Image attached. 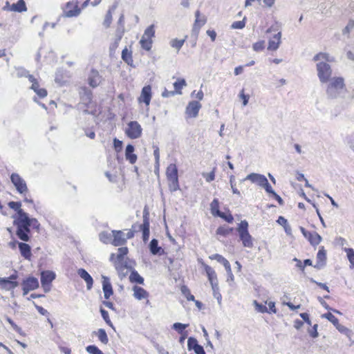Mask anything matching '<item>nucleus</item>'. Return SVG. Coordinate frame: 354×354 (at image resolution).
<instances>
[{"mask_svg": "<svg viewBox=\"0 0 354 354\" xmlns=\"http://www.w3.org/2000/svg\"><path fill=\"white\" fill-rule=\"evenodd\" d=\"M188 326H189V324H187L176 322L172 325L171 328H172V329L177 331L179 334H180V333L185 332V330L186 328L188 327Z\"/></svg>", "mask_w": 354, "mask_h": 354, "instance_id": "nucleus-40", "label": "nucleus"}, {"mask_svg": "<svg viewBox=\"0 0 354 354\" xmlns=\"http://www.w3.org/2000/svg\"><path fill=\"white\" fill-rule=\"evenodd\" d=\"M10 180L19 193L26 194L28 192V187L25 180L18 174H12Z\"/></svg>", "mask_w": 354, "mask_h": 354, "instance_id": "nucleus-8", "label": "nucleus"}, {"mask_svg": "<svg viewBox=\"0 0 354 354\" xmlns=\"http://www.w3.org/2000/svg\"><path fill=\"white\" fill-rule=\"evenodd\" d=\"M169 182L170 191L175 192L179 189L178 179L169 180Z\"/></svg>", "mask_w": 354, "mask_h": 354, "instance_id": "nucleus-53", "label": "nucleus"}, {"mask_svg": "<svg viewBox=\"0 0 354 354\" xmlns=\"http://www.w3.org/2000/svg\"><path fill=\"white\" fill-rule=\"evenodd\" d=\"M266 180H267V178L263 174L251 173L248 174L244 179L241 180L240 181L241 183H243L245 180H250L252 183H257L261 187L265 183Z\"/></svg>", "mask_w": 354, "mask_h": 354, "instance_id": "nucleus-12", "label": "nucleus"}, {"mask_svg": "<svg viewBox=\"0 0 354 354\" xmlns=\"http://www.w3.org/2000/svg\"><path fill=\"white\" fill-rule=\"evenodd\" d=\"M155 35V29H154V25L152 24L149 26L145 30L142 35L143 37L151 39L152 37H153Z\"/></svg>", "mask_w": 354, "mask_h": 354, "instance_id": "nucleus-42", "label": "nucleus"}, {"mask_svg": "<svg viewBox=\"0 0 354 354\" xmlns=\"http://www.w3.org/2000/svg\"><path fill=\"white\" fill-rule=\"evenodd\" d=\"M142 129L137 121H131L125 130L127 136L131 139H136L141 136Z\"/></svg>", "mask_w": 354, "mask_h": 354, "instance_id": "nucleus-6", "label": "nucleus"}, {"mask_svg": "<svg viewBox=\"0 0 354 354\" xmlns=\"http://www.w3.org/2000/svg\"><path fill=\"white\" fill-rule=\"evenodd\" d=\"M132 290L133 291V297L138 300H141L149 297V292L140 286H134L132 288Z\"/></svg>", "mask_w": 354, "mask_h": 354, "instance_id": "nucleus-21", "label": "nucleus"}, {"mask_svg": "<svg viewBox=\"0 0 354 354\" xmlns=\"http://www.w3.org/2000/svg\"><path fill=\"white\" fill-rule=\"evenodd\" d=\"M210 258L212 259L216 260L218 263H222L225 268H229V266H230L229 261L221 254H215L212 255Z\"/></svg>", "mask_w": 354, "mask_h": 354, "instance_id": "nucleus-36", "label": "nucleus"}, {"mask_svg": "<svg viewBox=\"0 0 354 354\" xmlns=\"http://www.w3.org/2000/svg\"><path fill=\"white\" fill-rule=\"evenodd\" d=\"M124 30L122 28H117L115 31V39L114 42L110 46V50L114 51L118 46L120 41H121Z\"/></svg>", "mask_w": 354, "mask_h": 354, "instance_id": "nucleus-24", "label": "nucleus"}, {"mask_svg": "<svg viewBox=\"0 0 354 354\" xmlns=\"http://www.w3.org/2000/svg\"><path fill=\"white\" fill-rule=\"evenodd\" d=\"M140 44L141 45V47L147 51H149L151 49V47H152V40L151 39H149L142 37V38L140 41Z\"/></svg>", "mask_w": 354, "mask_h": 354, "instance_id": "nucleus-39", "label": "nucleus"}, {"mask_svg": "<svg viewBox=\"0 0 354 354\" xmlns=\"http://www.w3.org/2000/svg\"><path fill=\"white\" fill-rule=\"evenodd\" d=\"M17 278L16 272L8 278H0V288L5 290H14L19 286V283L16 281Z\"/></svg>", "mask_w": 354, "mask_h": 354, "instance_id": "nucleus-7", "label": "nucleus"}, {"mask_svg": "<svg viewBox=\"0 0 354 354\" xmlns=\"http://www.w3.org/2000/svg\"><path fill=\"white\" fill-rule=\"evenodd\" d=\"M336 328L341 333L350 337L352 333L351 330L346 326L341 325L339 323L335 326Z\"/></svg>", "mask_w": 354, "mask_h": 354, "instance_id": "nucleus-50", "label": "nucleus"}, {"mask_svg": "<svg viewBox=\"0 0 354 354\" xmlns=\"http://www.w3.org/2000/svg\"><path fill=\"white\" fill-rule=\"evenodd\" d=\"M129 279L130 282H131L133 283L140 284V285L144 284V281H145L144 278L142 276H140L139 274V273L138 272V271H136L134 269H133L131 270Z\"/></svg>", "mask_w": 354, "mask_h": 354, "instance_id": "nucleus-27", "label": "nucleus"}, {"mask_svg": "<svg viewBox=\"0 0 354 354\" xmlns=\"http://www.w3.org/2000/svg\"><path fill=\"white\" fill-rule=\"evenodd\" d=\"M326 88V94L330 99H337L343 97L346 91L344 80L341 77L331 78Z\"/></svg>", "mask_w": 354, "mask_h": 354, "instance_id": "nucleus-3", "label": "nucleus"}, {"mask_svg": "<svg viewBox=\"0 0 354 354\" xmlns=\"http://www.w3.org/2000/svg\"><path fill=\"white\" fill-rule=\"evenodd\" d=\"M56 274L54 272L46 270V283H51L55 279Z\"/></svg>", "mask_w": 354, "mask_h": 354, "instance_id": "nucleus-57", "label": "nucleus"}, {"mask_svg": "<svg viewBox=\"0 0 354 354\" xmlns=\"http://www.w3.org/2000/svg\"><path fill=\"white\" fill-rule=\"evenodd\" d=\"M212 289L213 291V295L214 298H216L219 304H221V295L219 292V288L218 284H214L212 286Z\"/></svg>", "mask_w": 354, "mask_h": 354, "instance_id": "nucleus-52", "label": "nucleus"}, {"mask_svg": "<svg viewBox=\"0 0 354 354\" xmlns=\"http://www.w3.org/2000/svg\"><path fill=\"white\" fill-rule=\"evenodd\" d=\"M186 86V81L185 79H178L176 82L174 83V87L175 88V92L178 94H181V89L183 86Z\"/></svg>", "mask_w": 354, "mask_h": 354, "instance_id": "nucleus-38", "label": "nucleus"}, {"mask_svg": "<svg viewBox=\"0 0 354 354\" xmlns=\"http://www.w3.org/2000/svg\"><path fill=\"white\" fill-rule=\"evenodd\" d=\"M344 251L346 252L348 259L351 263L350 267L354 268V250L353 248H344Z\"/></svg>", "mask_w": 354, "mask_h": 354, "instance_id": "nucleus-43", "label": "nucleus"}, {"mask_svg": "<svg viewBox=\"0 0 354 354\" xmlns=\"http://www.w3.org/2000/svg\"><path fill=\"white\" fill-rule=\"evenodd\" d=\"M281 32L275 34L272 39L269 40L268 49L270 50H276L278 49L281 43Z\"/></svg>", "mask_w": 354, "mask_h": 354, "instance_id": "nucleus-20", "label": "nucleus"}, {"mask_svg": "<svg viewBox=\"0 0 354 354\" xmlns=\"http://www.w3.org/2000/svg\"><path fill=\"white\" fill-rule=\"evenodd\" d=\"M313 60L319 62L317 64V71L319 81L322 83L328 82L332 75L330 66L326 62V61H330L329 55L325 53H319L314 56Z\"/></svg>", "mask_w": 354, "mask_h": 354, "instance_id": "nucleus-2", "label": "nucleus"}, {"mask_svg": "<svg viewBox=\"0 0 354 354\" xmlns=\"http://www.w3.org/2000/svg\"><path fill=\"white\" fill-rule=\"evenodd\" d=\"M151 98V87L148 85L142 88L141 95L139 98L140 102H144L147 106L149 105Z\"/></svg>", "mask_w": 354, "mask_h": 354, "instance_id": "nucleus-18", "label": "nucleus"}, {"mask_svg": "<svg viewBox=\"0 0 354 354\" xmlns=\"http://www.w3.org/2000/svg\"><path fill=\"white\" fill-rule=\"evenodd\" d=\"M245 23L244 19L242 21H236L232 23L231 28L233 29H242L245 27Z\"/></svg>", "mask_w": 354, "mask_h": 354, "instance_id": "nucleus-56", "label": "nucleus"}, {"mask_svg": "<svg viewBox=\"0 0 354 354\" xmlns=\"http://www.w3.org/2000/svg\"><path fill=\"white\" fill-rule=\"evenodd\" d=\"M199 344L198 343V341L196 338L193 337H190L188 338L187 340V349L189 351L194 350L196 346H198Z\"/></svg>", "mask_w": 354, "mask_h": 354, "instance_id": "nucleus-49", "label": "nucleus"}, {"mask_svg": "<svg viewBox=\"0 0 354 354\" xmlns=\"http://www.w3.org/2000/svg\"><path fill=\"white\" fill-rule=\"evenodd\" d=\"M232 227H219L216 230V234L222 236H226L232 232Z\"/></svg>", "mask_w": 354, "mask_h": 354, "instance_id": "nucleus-48", "label": "nucleus"}, {"mask_svg": "<svg viewBox=\"0 0 354 354\" xmlns=\"http://www.w3.org/2000/svg\"><path fill=\"white\" fill-rule=\"evenodd\" d=\"M78 275L85 281L87 290H91L93 287V279L91 274L84 268H80L77 270Z\"/></svg>", "mask_w": 354, "mask_h": 354, "instance_id": "nucleus-17", "label": "nucleus"}, {"mask_svg": "<svg viewBox=\"0 0 354 354\" xmlns=\"http://www.w3.org/2000/svg\"><path fill=\"white\" fill-rule=\"evenodd\" d=\"M122 59L128 65L132 66L133 62L132 57V52L129 51L127 47H125L122 51Z\"/></svg>", "mask_w": 354, "mask_h": 354, "instance_id": "nucleus-33", "label": "nucleus"}, {"mask_svg": "<svg viewBox=\"0 0 354 354\" xmlns=\"http://www.w3.org/2000/svg\"><path fill=\"white\" fill-rule=\"evenodd\" d=\"M326 263V252L324 250V246H322L317 254V262L316 264L314 266V268H315L317 270L322 269L325 266Z\"/></svg>", "mask_w": 354, "mask_h": 354, "instance_id": "nucleus-13", "label": "nucleus"}, {"mask_svg": "<svg viewBox=\"0 0 354 354\" xmlns=\"http://www.w3.org/2000/svg\"><path fill=\"white\" fill-rule=\"evenodd\" d=\"M113 239L112 241V244L115 246H120L124 245L127 241V238H125V234L120 230H113L112 231Z\"/></svg>", "mask_w": 354, "mask_h": 354, "instance_id": "nucleus-16", "label": "nucleus"}, {"mask_svg": "<svg viewBox=\"0 0 354 354\" xmlns=\"http://www.w3.org/2000/svg\"><path fill=\"white\" fill-rule=\"evenodd\" d=\"M237 231L243 245L245 248H252L253 247L252 237L248 232V223L245 220L241 221Z\"/></svg>", "mask_w": 354, "mask_h": 354, "instance_id": "nucleus-5", "label": "nucleus"}, {"mask_svg": "<svg viewBox=\"0 0 354 354\" xmlns=\"http://www.w3.org/2000/svg\"><path fill=\"white\" fill-rule=\"evenodd\" d=\"M80 98L83 104H88L92 100V92L86 87L81 88L80 91Z\"/></svg>", "mask_w": 354, "mask_h": 354, "instance_id": "nucleus-23", "label": "nucleus"}, {"mask_svg": "<svg viewBox=\"0 0 354 354\" xmlns=\"http://www.w3.org/2000/svg\"><path fill=\"white\" fill-rule=\"evenodd\" d=\"M195 21L193 26V31L198 33L201 28L204 26L207 21V18L205 16L201 17V13L199 10H196L195 12Z\"/></svg>", "mask_w": 354, "mask_h": 354, "instance_id": "nucleus-19", "label": "nucleus"}, {"mask_svg": "<svg viewBox=\"0 0 354 354\" xmlns=\"http://www.w3.org/2000/svg\"><path fill=\"white\" fill-rule=\"evenodd\" d=\"M166 174L168 180L178 179L176 165L175 164H170L167 168Z\"/></svg>", "mask_w": 354, "mask_h": 354, "instance_id": "nucleus-26", "label": "nucleus"}, {"mask_svg": "<svg viewBox=\"0 0 354 354\" xmlns=\"http://www.w3.org/2000/svg\"><path fill=\"white\" fill-rule=\"evenodd\" d=\"M10 10L17 12L26 11L27 8L24 0H19L16 3H13L10 7Z\"/></svg>", "mask_w": 354, "mask_h": 354, "instance_id": "nucleus-31", "label": "nucleus"}, {"mask_svg": "<svg viewBox=\"0 0 354 354\" xmlns=\"http://www.w3.org/2000/svg\"><path fill=\"white\" fill-rule=\"evenodd\" d=\"M86 351L89 354H104L103 352L95 345H89L86 347Z\"/></svg>", "mask_w": 354, "mask_h": 354, "instance_id": "nucleus-47", "label": "nucleus"}, {"mask_svg": "<svg viewBox=\"0 0 354 354\" xmlns=\"http://www.w3.org/2000/svg\"><path fill=\"white\" fill-rule=\"evenodd\" d=\"M100 313H101V315L103 318V319L104 320V322L109 326H111V328H113V323L111 322L110 318H109V313L108 312L104 310V308H101L100 310Z\"/></svg>", "mask_w": 354, "mask_h": 354, "instance_id": "nucleus-46", "label": "nucleus"}, {"mask_svg": "<svg viewBox=\"0 0 354 354\" xmlns=\"http://www.w3.org/2000/svg\"><path fill=\"white\" fill-rule=\"evenodd\" d=\"M127 253L128 248L127 247H122L118 249V254L116 255L115 260H114V254H111L110 257V261H114L115 269L124 277L127 274V272H124L123 271L124 269L128 268L127 263L124 261V257L127 255Z\"/></svg>", "mask_w": 354, "mask_h": 354, "instance_id": "nucleus-4", "label": "nucleus"}, {"mask_svg": "<svg viewBox=\"0 0 354 354\" xmlns=\"http://www.w3.org/2000/svg\"><path fill=\"white\" fill-rule=\"evenodd\" d=\"M24 295H27L30 291L34 290L39 287V281L37 278L28 277L21 283Z\"/></svg>", "mask_w": 354, "mask_h": 354, "instance_id": "nucleus-9", "label": "nucleus"}, {"mask_svg": "<svg viewBox=\"0 0 354 354\" xmlns=\"http://www.w3.org/2000/svg\"><path fill=\"white\" fill-rule=\"evenodd\" d=\"M111 21H112V13H111V10H109L106 14L103 24L106 28H109L111 24Z\"/></svg>", "mask_w": 354, "mask_h": 354, "instance_id": "nucleus-54", "label": "nucleus"}, {"mask_svg": "<svg viewBox=\"0 0 354 354\" xmlns=\"http://www.w3.org/2000/svg\"><path fill=\"white\" fill-rule=\"evenodd\" d=\"M122 141L117 139V138H114L113 140V147H114V149L115 150L117 151V152H119L122 150Z\"/></svg>", "mask_w": 354, "mask_h": 354, "instance_id": "nucleus-60", "label": "nucleus"}, {"mask_svg": "<svg viewBox=\"0 0 354 354\" xmlns=\"http://www.w3.org/2000/svg\"><path fill=\"white\" fill-rule=\"evenodd\" d=\"M102 79L98 71L92 69L88 75V82L91 87L95 88L100 85Z\"/></svg>", "mask_w": 354, "mask_h": 354, "instance_id": "nucleus-14", "label": "nucleus"}, {"mask_svg": "<svg viewBox=\"0 0 354 354\" xmlns=\"http://www.w3.org/2000/svg\"><path fill=\"white\" fill-rule=\"evenodd\" d=\"M80 13V10L77 8V6H76L74 10L66 12V16L68 17H73L77 16Z\"/></svg>", "mask_w": 354, "mask_h": 354, "instance_id": "nucleus-61", "label": "nucleus"}, {"mask_svg": "<svg viewBox=\"0 0 354 354\" xmlns=\"http://www.w3.org/2000/svg\"><path fill=\"white\" fill-rule=\"evenodd\" d=\"M201 108V104L199 102L195 100L191 101L186 107L185 113L190 118H196Z\"/></svg>", "mask_w": 354, "mask_h": 354, "instance_id": "nucleus-11", "label": "nucleus"}, {"mask_svg": "<svg viewBox=\"0 0 354 354\" xmlns=\"http://www.w3.org/2000/svg\"><path fill=\"white\" fill-rule=\"evenodd\" d=\"M185 43V39H173L170 41V45L172 48L177 50L178 52Z\"/></svg>", "mask_w": 354, "mask_h": 354, "instance_id": "nucleus-41", "label": "nucleus"}, {"mask_svg": "<svg viewBox=\"0 0 354 354\" xmlns=\"http://www.w3.org/2000/svg\"><path fill=\"white\" fill-rule=\"evenodd\" d=\"M264 41H259L253 44L254 50L259 52L264 48Z\"/></svg>", "mask_w": 354, "mask_h": 354, "instance_id": "nucleus-62", "label": "nucleus"}, {"mask_svg": "<svg viewBox=\"0 0 354 354\" xmlns=\"http://www.w3.org/2000/svg\"><path fill=\"white\" fill-rule=\"evenodd\" d=\"M29 81L32 83L31 88L33 89L38 95L39 97H43L44 96V89L39 88V83L37 80L32 75L28 76Z\"/></svg>", "mask_w": 354, "mask_h": 354, "instance_id": "nucleus-25", "label": "nucleus"}, {"mask_svg": "<svg viewBox=\"0 0 354 354\" xmlns=\"http://www.w3.org/2000/svg\"><path fill=\"white\" fill-rule=\"evenodd\" d=\"M149 214L146 208L143 210V223L140 225V228L142 232V239L144 242L149 240Z\"/></svg>", "mask_w": 354, "mask_h": 354, "instance_id": "nucleus-10", "label": "nucleus"}, {"mask_svg": "<svg viewBox=\"0 0 354 354\" xmlns=\"http://www.w3.org/2000/svg\"><path fill=\"white\" fill-rule=\"evenodd\" d=\"M98 337V339L104 344H106L109 342V338L104 329L100 328L97 331L93 332Z\"/></svg>", "mask_w": 354, "mask_h": 354, "instance_id": "nucleus-34", "label": "nucleus"}, {"mask_svg": "<svg viewBox=\"0 0 354 354\" xmlns=\"http://www.w3.org/2000/svg\"><path fill=\"white\" fill-rule=\"evenodd\" d=\"M150 252L153 254H159L162 250L161 247L158 246V241L156 239H153L149 245Z\"/></svg>", "mask_w": 354, "mask_h": 354, "instance_id": "nucleus-32", "label": "nucleus"}, {"mask_svg": "<svg viewBox=\"0 0 354 354\" xmlns=\"http://www.w3.org/2000/svg\"><path fill=\"white\" fill-rule=\"evenodd\" d=\"M261 187H263L265 189L266 192L268 194H271L272 195L274 193H275V192L274 191V189L272 188L271 185L268 183V179L266 180L265 183H263V185Z\"/></svg>", "mask_w": 354, "mask_h": 354, "instance_id": "nucleus-63", "label": "nucleus"}, {"mask_svg": "<svg viewBox=\"0 0 354 354\" xmlns=\"http://www.w3.org/2000/svg\"><path fill=\"white\" fill-rule=\"evenodd\" d=\"M8 205L10 209H12L17 212V216L15 217H21L22 215L27 214L21 208V203L20 202L10 201L8 203Z\"/></svg>", "mask_w": 354, "mask_h": 354, "instance_id": "nucleus-29", "label": "nucleus"}, {"mask_svg": "<svg viewBox=\"0 0 354 354\" xmlns=\"http://www.w3.org/2000/svg\"><path fill=\"white\" fill-rule=\"evenodd\" d=\"M180 290L182 294L188 301H195L194 296L191 294L189 289L186 286H183Z\"/></svg>", "mask_w": 354, "mask_h": 354, "instance_id": "nucleus-44", "label": "nucleus"}, {"mask_svg": "<svg viewBox=\"0 0 354 354\" xmlns=\"http://www.w3.org/2000/svg\"><path fill=\"white\" fill-rule=\"evenodd\" d=\"M253 304L258 312L262 313L268 312V308L265 305L257 302L256 300L253 301Z\"/></svg>", "mask_w": 354, "mask_h": 354, "instance_id": "nucleus-51", "label": "nucleus"}, {"mask_svg": "<svg viewBox=\"0 0 354 354\" xmlns=\"http://www.w3.org/2000/svg\"><path fill=\"white\" fill-rule=\"evenodd\" d=\"M203 176L205 178L207 182L213 181L215 179L214 169L208 174H203Z\"/></svg>", "mask_w": 354, "mask_h": 354, "instance_id": "nucleus-64", "label": "nucleus"}, {"mask_svg": "<svg viewBox=\"0 0 354 354\" xmlns=\"http://www.w3.org/2000/svg\"><path fill=\"white\" fill-rule=\"evenodd\" d=\"M218 217L223 218L229 223H232L234 221V218L231 214L227 215L222 212L218 214Z\"/></svg>", "mask_w": 354, "mask_h": 354, "instance_id": "nucleus-55", "label": "nucleus"}, {"mask_svg": "<svg viewBox=\"0 0 354 354\" xmlns=\"http://www.w3.org/2000/svg\"><path fill=\"white\" fill-rule=\"evenodd\" d=\"M210 210L212 215L218 216L221 212L219 210V202L217 198H214L210 203Z\"/></svg>", "mask_w": 354, "mask_h": 354, "instance_id": "nucleus-35", "label": "nucleus"}, {"mask_svg": "<svg viewBox=\"0 0 354 354\" xmlns=\"http://www.w3.org/2000/svg\"><path fill=\"white\" fill-rule=\"evenodd\" d=\"M323 318L327 319L329 322H330L335 326H336L339 324L338 319L335 317L331 313H327L322 315Z\"/></svg>", "mask_w": 354, "mask_h": 354, "instance_id": "nucleus-45", "label": "nucleus"}, {"mask_svg": "<svg viewBox=\"0 0 354 354\" xmlns=\"http://www.w3.org/2000/svg\"><path fill=\"white\" fill-rule=\"evenodd\" d=\"M205 270L207 275L208 280L210 282L211 286H213L214 284H218L216 274L214 269L209 266H205Z\"/></svg>", "mask_w": 354, "mask_h": 354, "instance_id": "nucleus-28", "label": "nucleus"}, {"mask_svg": "<svg viewBox=\"0 0 354 354\" xmlns=\"http://www.w3.org/2000/svg\"><path fill=\"white\" fill-rule=\"evenodd\" d=\"M317 328L318 324H315V325H313L312 328L308 330V333H309L310 336L312 337L313 338H316L319 335L317 332Z\"/></svg>", "mask_w": 354, "mask_h": 354, "instance_id": "nucleus-58", "label": "nucleus"}, {"mask_svg": "<svg viewBox=\"0 0 354 354\" xmlns=\"http://www.w3.org/2000/svg\"><path fill=\"white\" fill-rule=\"evenodd\" d=\"M19 248L21 252V254L27 259H29L32 255L31 249L28 244L25 243H19Z\"/></svg>", "mask_w": 354, "mask_h": 354, "instance_id": "nucleus-30", "label": "nucleus"}, {"mask_svg": "<svg viewBox=\"0 0 354 354\" xmlns=\"http://www.w3.org/2000/svg\"><path fill=\"white\" fill-rule=\"evenodd\" d=\"M14 225L17 227L16 234L17 237L24 241H29L30 227L38 229L39 223L35 218H30L28 215H22L21 217L14 218Z\"/></svg>", "mask_w": 354, "mask_h": 354, "instance_id": "nucleus-1", "label": "nucleus"}, {"mask_svg": "<svg viewBox=\"0 0 354 354\" xmlns=\"http://www.w3.org/2000/svg\"><path fill=\"white\" fill-rule=\"evenodd\" d=\"M102 290L104 292V297L106 299H109L113 294L112 285L110 282L109 278L105 276H102Z\"/></svg>", "mask_w": 354, "mask_h": 354, "instance_id": "nucleus-15", "label": "nucleus"}, {"mask_svg": "<svg viewBox=\"0 0 354 354\" xmlns=\"http://www.w3.org/2000/svg\"><path fill=\"white\" fill-rule=\"evenodd\" d=\"M322 236L316 232H312V235L310 236L308 241L312 245H317L322 241Z\"/></svg>", "mask_w": 354, "mask_h": 354, "instance_id": "nucleus-37", "label": "nucleus"}, {"mask_svg": "<svg viewBox=\"0 0 354 354\" xmlns=\"http://www.w3.org/2000/svg\"><path fill=\"white\" fill-rule=\"evenodd\" d=\"M354 28V20L350 19L346 26L343 30V34L349 33Z\"/></svg>", "mask_w": 354, "mask_h": 354, "instance_id": "nucleus-59", "label": "nucleus"}, {"mask_svg": "<svg viewBox=\"0 0 354 354\" xmlns=\"http://www.w3.org/2000/svg\"><path fill=\"white\" fill-rule=\"evenodd\" d=\"M134 149V147L131 144H129L126 147L125 157L126 159L129 160L131 164L135 163L137 160V156L135 153H133Z\"/></svg>", "mask_w": 354, "mask_h": 354, "instance_id": "nucleus-22", "label": "nucleus"}]
</instances>
